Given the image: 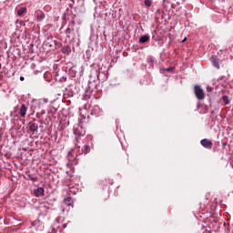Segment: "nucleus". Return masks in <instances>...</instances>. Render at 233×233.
<instances>
[{
	"instance_id": "nucleus-1",
	"label": "nucleus",
	"mask_w": 233,
	"mask_h": 233,
	"mask_svg": "<svg viewBox=\"0 0 233 233\" xmlns=\"http://www.w3.org/2000/svg\"><path fill=\"white\" fill-rule=\"evenodd\" d=\"M108 79V67L103 65V62L94 63L91 65L89 75L88 88L97 90L99 81L105 83Z\"/></svg>"
},
{
	"instance_id": "nucleus-2",
	"label": "nucleus",
	"mask_w": 233,
	"mask_h": 233,
	"mask_svg": "<svg viewBox=\"0 0 233 233\" xmlns=\"http://www.w3.org/2000/svg\"><path fill=\"white\" fill-rule=\"evenodd\" d=\"M73 133L75 135V142L76 143H79L81 141V137H85L86 134V129L81 120H78V124L74 127Z\"/></svg>"
},
{
	"instance_id": "nucleus-3",
	"label": "nucleus",
	"mask_w": 233,
	"mask_h": 233,
	"mask_svg": "<svg viewBox=\"0 0 233 233\" xmlns=\"http://www.w3.org/2000/svg\"><path fill=\"white\" fill-rule=\"evenodd\" d=\"M44 45L51 50H56V46H61V43L57 42L56 40H54V36L52 35L48 36L45 40Z\"/></svg>"
},
{
	"instance_id": "nucleus-4",
	"label": "nucleus",
	"mask_w": 233,
	"mask_h": 233,
	"mask_svg": "<svg viewBox=\"0 0 233 233\" xmlns=\"http://www.w3.org/2000/svg\"><path fill=\"white\" fill-rule=\"evenodd\" d=\"M39 123L40 121L37 119H33L27 125V128L32 132V134H37V130H39Z\"/></svg>"
},
{
	"instance_id": "nucleus-5",
	"label": "nucleus",
	"mask_w": 233,
	"mask_h": 233,
	"mask_svg": "<svg viewBox=\"0 0 233 233\" xmlns=\"http://www.w3.org/2000/svg\"><path fill=\"white\" fill-rule=\"evenodd\" d=\"M194 94L198 101H203V99H205V92L200 86L196 85L194 86Z\"/></svg>"
},
{
	"instance_id": "nucleus-6",
	"label": "nucleus",
	"mask_w": 233,
	"mask_h": 233,
	"mask_svg": "<svg viewBox=\"0 0 233 233\" xmlns=\"http://www.w3.org/2000/svg\"><path fill=\"white\" fill-rule=\"evenodd\" d=\"M75 26H76V21L71 20L68 24L67 28L66 29V35L67 39H70L71 35L74 34Z\"/></svg>"
},
{
	"instance_id": "nucleus-7",
	"label": "nucleus",
	"mask_w": 233,
	"mask_h": 233,
	"mask_svg": "<svg viewBox=\"0 0 233 233\" xmlns=\"http://www.w3.org/2000/svg\"><path fill=\"white\" fill-rule=\"evenodd\" d=\"M200 145H202L204 148H207V150H211L214 144L208 138H203L200 140Z\"/></svg>"
},
{
	"instance_id": "nucleus-8",
	"label": "nucleus",
	"mask_w": 233,
	"mask_h": 233,
	"mask_svg": "<svg viewBox=\"0 0 233 233\" xmlns=\"http://www.w3.org/2000/svg\"><path fill=\"white\" fill-rule=\"evenodd\" d=\"M33 194L35 198H43V196H45V187H38L37 188L34 189Z\"/></svg>"
},
{
	"instance_id": "nucleus-9",
	"label": "nucleus",
	"mask_w": 233,
	"mask_h": 233,
	"mask_svg": "<svg viewBox=\"0 0 233 233\" xmlns=\"http://www.w3.org/2000/svg\"><path fill=\"white\" fill-rule=\"evenodd\" d=\"M199 108L202 109V111L200 112L201 114H208V106L205 105V104H201V103H198L197 104V110H199Z\"/></svg>"
},
{
	"instance_id": "nucleus-10",
	"label": "nucleus",
	"mask_w": 233,
	"mask_h": 233,
	"mask_svg": "<svg viewBox=\"0 0 233 233\" xmlns=\"http://www.w3.org/2000/svg\"><path fill=\"white\" fill-rule=\"evenodd\" d=\"M25 179L27 181H37L38 177L37 176L31 174L30 171L25 172V177H24Z\"/></svg>"
},
{
	"instance_id": "nucleus-11",
	"label": "nucleus",
	"mask_w": 233,
	"mask_h": 233,
	"mask_svg": "<svg viewBox=\"0 0 233 233\" xmlns=\"http://www.w3.org/2000/svg\"><path fill=\"white\" fill-rule=\"evenodd\" d=\"M213 66H215V68H217L218 70H219V58H218V56L216 55H213L211 56V59H210Z\"/></svg>"
},
{
	"instance_id": "nucleus-12",
	"label": "nucleus",
	"mask_w": 233,
	"mask_h": 233,
	"mask_svg": "<svg viewBox=\"0 0 233 233\" xmlns=\"http://www.w3.org/2000/svg\"><path fill=\"white\" fill-rule=\"evenodd\" d=\"M90 152V146L89 145H85L84 147L82 148V151H76V156H81V154H89Z\"/></svg>"
},
{
	"instance_id": "nucleus-13",
	"label": "nucleus",
	"mask_w": 233,
	"mask_h": 233,
	"mask_svg": "<svg viewBox=\"0 0 233 233\" xmlns=\"http://www.w3.org/2000/svg\"><path fill=\"white\" fill-rule=\"evenodd\" d=\"M61 52L65 55V56H70V54H72V48L70 47V46H64L61 48Z\"/></svg>"
},
{
	"instance_id": "nucleus-14",
	"label": "nucleus",
	"mask_w": 233,
	"mask_h": 233,
	"mask_svg": "<svg viewBox=\"0 0 233 233\" xmlns=\"http://www.w3.org/2000/svg\"><path fill=\"white\" fill-rule=\"evenodd\" d=\"M150 41V36L148 35H144L140 36L138 42L141 44L148 43Z\"/></svg>"
},
{
	"instance_id": "nucleus-15",
	"label": "nucleus",
	"mask_w": 233,
	"mask_h": 233,
	"mask_svg": "<svg viewBox=\"0 0 233 233\" xmlns=\"http://www.w3.org/2000/svg\"><path fill=\"white\" fill-rule=\"evenodd\" d=\"M46 205H48V202H45V205L40 207V212L43 213L44 216L48 214V207H46Z\"/></svg>"
},
{
	"instance_id": "nucleus-16",
	"label": "nucleus",
	"mask_w": 233,
	"mask_h": 233,
	"mask_svg": "<svg viewBox=\"0 0 233 233\" xmlns=\"http://www.w3.org/2000/svg\"><path fill=\"white\" fill-rule=\"evenodd\" d=\"M70 12H72V11H70L69 8H66V12L63 14L62 20L65 21V23H66V21H68V19H70V18L66 17V15H70Z\"/></svg>"
},
{
	"instance_id": "nucleus-17",
	"label": "nucleus",
	"mask_w": 233,
	"mask_h": 233,
	"mask_svg": "<svg viewBox=\"0 0 233 233\" xmlns=\"http://www.w3.org/2000/svg\"><path fill=\"white\" fill-rule=\"evenodd\" d=\"M20 116H21V117H25V116H26V106L25 104L21 105Z\"/></svg>"
},
{
	"instance_id": "nucleus-18",
	"label": "nucleus",
	"mask_w": 233,
	"mask_h": 233,
	"mask_svg": "<svg viewBox=\"0 0 233 233\" xmlns=\"http://www.w3.org/2000/svg\"><path fill=\"white\" fill-rule=\"evenodd\" d=\"M174 70H176V66H170V67H167V68H162L160 69V72L161 74H165V72H174Z\"/></svg>"
},
{
	"instance_id": "nucleus-19",
	"label": "nucleus",
	"mask_w": 233,
	"mask_h": 233,
	"mask_svg": "<svg viewBox=\"0 0 233 233\" xmlns=\"http://www.w3.org/2000/svg\"><path fill=\"white\" fill-rule=\"evenodd\" d=\"M64 203L66 207H72V197H66L64 198Z\"/></svg>"
},
{
	"instance_id": "nucleus-20",
	"label": "nucleus",
	"mask_w": 233,
	"mask_h": 233,
	"mask_svg": "<svg viewBox=\"0 0 233 233\" xmlns=\"http://www.w3.org/2000/svg\"><path fill=\"white\" fill-rule=\"evenodd\" d=\"M64 96H67V97H74V91L70 88H66Z\"/></svg>"
},
{
	"instance_id": "nucleus-21",
	"label": "nucleus",
	"mask_w": 233,
	"mask_h": 233,
	"mask_svg": "<svg viewBox=\"0 0 233 233\" xmlns=\"http://www.w3.org/2000/svg\"><path fill=\"white\" fill-rule=\"evenodd\" d=\"M36 19L37 21H43L45 19V14L40 11L39 13L36 14Z\"/></svg>"
},
{
	"instance_id": "nucleus-22",
	"label": "nucleus",
	"mask_w": 233,
	"mask_h": 233,
	"mask_svg": "<svg viewBox=\"0 0 233 233\" xmlns=\"http://www.w3.org/2000/svg\"><path fill=\"white\" fill-rule=\"evenodd\" d=\"M222 101H223L224 105H230V99H228V96H223Z\"/></svg>"
},
{
	"instance_id": "nucleus-23",
	"label": "nucleus",
	"mask_w": 233,
	"mask_h": 233,
	"mask_svg": "<svg viewBox=\"0 0 233 233\" xmlns=\"http://www.w3.org/2000/svg\"><path fill=\"white\" fill-rule=\"evenodd\" d=\"M26 12V7H21L17 10V15H23Z\"/></svg>"
},
{
	"instance_id": "nucleus-24",
	"label": "nucleus",
	"mask_w": 233,
	"mask_h": 233,
	"mask_svg": "<svg viewBox=\"0 0 233 233\" xmlns=\"http://www.w3.org/2000/svg\"><path fill=\"white\" fill-rule=\"evenodd\" d=\"M144 5L147 8H150L152 6V0H145Z\"/></svg>"
},
{
	"instance_id": "nucleus-25",
	"label": "nucleus",
	"mask_w": 233,
	"mask_h": 233,
	"mask_svg": "<svg viewBox=\"0 0 233 233\" xmlns=\"http://www.w3.org/2000/svg\"><path fill=\"white\" fill-rule=\"evenodd\" d=\"M147 63H148L149 66H154V57L153 56H149L147 58Z\"/></svg>"
},
{
	"instance_id": "nucleus-26",
	"label": "nucleus",
	"mask_w": 233,
	"mask_h": 233,
	"mask_svg": "<svg viewBox=\"0 0 233 233\" xmlns=\"http://www.w3.org/2000/svg\"><path fill=\"white\" fill-rule=\"evenodd\" d=\"M70 1H71V3H69L68 5L70 8H74V5L76 2L74 0H70Z\"/></svg>"
},
{
	"instance_id": "nucleus-27",
	"label": "nucleus",
	"mask_w": 233,
	"mask_h": 233,
	"mask_svg": "<svg viewBox=\"0 0 233 233\" xmlns=\"http://www.w3.org/2000/svg\"><path fill=\"white\" fill-rule=\"evenodd\" d=\"M213 90H214V88H212L211 86L207 87V92H212Z\"/></svg>"
},
{
	"instance_id": "nucleus-28",
	"label": "nucleus",
	"mask_w": 233,
	"mask_h": 233,
	"mask_svg": "<svg viewBox=\"0 0 233 233\" xmlns=\"http://www.w3.org/2000/svg\"><path fill=\"white\" fill-rule=\"evenodd\" d=\"M76 17H77V15L76 14L72 15V16H71L72 21H76Z\"/></svg>"
},
{
	"instance_id": "nucleus-29",
	"label": "nucleus",
	"mask_w": 233,
	"mask_h": 233,
	"mask_svg": "<svg viewBox=\"0 0 233 233\" xmlns=\"http://www.w3.org/2000/svg\"><path fill=\"white\" fill-rule=\"evenodd\" d=\"M76 149L72 148L69 152H68V156H72V154H74Z\"/></svg>"
},
{
	"instance_id": "nucleus-30",
	"label": "nucleus",
	"mask_w": 233,
	"mask_h": 233,
	"mask_svg": "<svg viewBox=\"0 0 233 233\" xmlns=\"http://www.w3.org/2000/svg\"><path fill=\"white\" fill-rule=\"evenodd\" d=\"M78 142H76L75 143V149H77V148H81V147L79 145H77Z\"/></svg>"
},
{
	"instance_id": "nucleus-31",
	"label": "nucleus",
	"mask_w": 233,
	"mask_h": 233,
	"mask_svg": "<svg viewBox=\"0 0 233 233\" xmlns=\"http://www.w3.org/2000/svg\"><path fill=\"white\" fill-rule=\"evenodd\" d=\"M60 81H62V83L65 82V81H66V77L63 76V77L60 79Z\"/></svg>"
},
{
	"instance_id": "nucleus-32",
	"label": "nucleus",
	"mask_w": 233,
	"mask_h": 233,
	"mask_svg": "<svg viewBox=\"0 0 233 233\" xmlns=\"http://www.w3.org/2000/svg\"><path fill=\"white\" fill-rule=\"evenodd\" d=\"M37 225V221L32 222V227H35Z\"/></svg>"
},
{
	"instance_id": "nucleus-33",
	"label": "nucleus",
	"mask_w": 233,
	"mask_h": 233,
	"mask_svg": "<svg viewBox=\"0 0 233 233\" xmlns=\"http://www.w3.org/2000/svg\"><path fill=\"white\" fill-rule=\"evenodd\" d=\"M0 141H3V133H0Z\"/></svg>"
},
{
	"instance_id": "nucleus-34",
	"label": "nucleus",
	"mask_w": 233,
	"mask_h": 233,
	"mask_svg": "<svg viewBox=\"0 0 233 233\" xmlns=\"http://www.w3.org/2000/svg\"><path fill=\"white\" fill-rule=\"evenodd\" d=\"M20 81H25V76H20Z\"/></svg>"
},
{
	"instance_id": "nucleus-35",
	"label": "nucleus",
	"mask_w": 233,
	"mask_h": 233,
	"mask_svg": "<svg viewBox=\"0 0 233 233\" xmlns=\"http://www.w3.org/2000/svg\"><path fill=\"white\" fill-rule=\"evenodd\" d=\"M159 12H160L159 9H157V10L156 11V13H155L156 15H157L159 14Z\"/></svg>"
},
{
	"instance_id": "nucleus-36",
	"label": "nucleus",
	"mask_w": 233,
	"mask_h": 233,
	"mask_svg": "<svg viewBox=\"0 0 233 233\" xmlns=\"http://www.w3.org/2000/svg\"><path fill=\"white\" fill-rule=\"evenodd\" d=\"M106 184V179L102 181V185Z\"/></svg>"
},
{
	"instance_id": "nucleus-37",
	"label": "nucleus",
	"mask_w": 233,
	"mask_h": 233,
	"mask_svg": "<svg viewBox=\"0 0 233 233\" xmlns=\"http://www.w3.org/2000/svg\"><path fill=\"white\" fill-rule=\"evenodd\" d=\"M185 41H187V37H184V39L182 40V43H185Z\"/></svg>"
},
{
	"instance_id": "nucleus-38",
	"label": "nucleus",
	"mask_w": 233,
	"mask_h": 233,
	"mask_svg": "<svg viewBox=\"0 0 233 233\" xmlns=\"http://www.w3.org/2000/svg\"><path fill=\"white\" fill-rule=\"evenodd\" d=\"M222 147H227V143H226V142L223 143V144H222Z\"/></svg>"
},
{
	"instance_id": "nucleus-39",
	"label": "nucleus",
	"mask_w": 233,
	"mask_h": 233,
	"mask_svg": "<svg viewBox=\"0 0 233 233\" xmlns=\"http://www.w3.org/2000/svg\"><path fill=\"white\" fill-rule=\"evenodd\" d=\"M22 125H25V119H22Z\"/></svg>"
},
{
	"instance_id": "nucleus-40",
	"label": "nucleus",
	"mask_w": 233,
	"mask_h": 233,
	"mask_svg": "<svg viewBox=\"0 0 233 233\" xmlns=\"http://www.w3.org/2000/svg\"><path fill=\"white\" fill-rule=\"evenodd\" d=\"M88 139H90V141H92V137H88Z\"/></svg>"
},
{
	"instance_id": "nucleus-41",
	"label": "nucleus",
	"mask_w": 233,
	"mask_h": 233,
	"mask_svg": "<svg viewBox=\"0 0 233 233\" xmlns=\"http://www.w3.org/2000/svg\"><path fill=\"white\" fill-rule=\"evenodd\" d=\"M5 156V157H8V153H6Z\"/></svg>"
},
{
	"instance_id": "nucleus-42",
	"label": "nucleus",
	"mask_w": 233,
	"mask_h": 233,
	"mask_svg": "<svg viewBox=\"0 0 233 233\" xmlns=\"http://www.w3.org/2000/svg\"><path fill=\"white\" fill-rule=\"evenodd\" d=\"M63 227H64V228H66V225L64 224Z\"/></svg>"
},
{
	"instance_id": "nucleus-43",
	"label": "nucleus",
	"mask_w": 233,
	"mask_h": 233,
	"mask_svg": "<svg viewBox=\"0 0 233 233\" xmlns=\"http://www.w3.org/2000/svg\"><path fill=\"white\" fill-rule=\"evenodd\" d=\"M213 152H216V147H215V148H213Z\"/></svg>"
},
{
	"instance_id": "nucleus-44",
	"label": "nucleus",
	"mask_w": 233,
	"mask_h": 233,
	"mask_svg": "<svg viewBox=\"0 0 233 233\" xmlns=\"http://www.w3.org/2000/svg\"><path fill=\"white\" fill-rule=\"evenodd\" d=\"M211 114L214 115V111H211Z\"/></svg>"
}]
</instances>
